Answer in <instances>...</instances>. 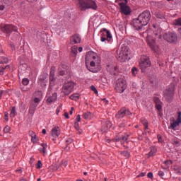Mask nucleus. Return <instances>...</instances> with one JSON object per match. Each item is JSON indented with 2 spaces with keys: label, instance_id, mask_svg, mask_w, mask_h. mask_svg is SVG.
Instances as JSON below:
<instances>
[{
  "label": "nucleus",
  "instance_id": "nucleus-1",
  "mask_svg": "<svg viewBox=\"0 0 181 181\" xmlns=\"http://www.w3.org/2000/svg\"><path fill=\"white\" fill-rule=\"evenodd\" d=\"M151 21V11L146 10L140 13L137 18L132 21V26L135 30H141L143 26H146Z\"/></svg>",
  "mask_w": 181,
  "mask_h": 181
},
{
  "label": "nucleus",
  "instance_id": "nucleus-2",
  "mask_svg": "<svg viewBox=\"0 0 181 181\" xmlns=\"http://www.w3.org/2000/svg\"><path fill=\"white\" fill-rule=\"evenodd\" d=\"M88 62H90V66H87L88 70H89V71H92V73H95V70H94V67H95V66H100L101 59H100L97 53L93 51H89L86 54V64H87Z\"/></svg>",
  "mask_w": 181,
  "mask_h": 181
},
{
  "label": "nucleus",
  "instance_id": "nucleus-3",
  "mask_svg": "<svg viewBox=\"0 0 181 181\" xmlns=\"http://www.w3.org/2000/svg\"><path fill=\"white\" fill-rule=\"evenodd\" d=\"M81 8L82 11L86 9H93V11H97V4L93 0H82L81 1Z\"/></svg>",
  "mask_w": 181,
  "mask_h": 181
},
{
  "label": "nucleus",
  "instance_id": "nucleus-4",
  "mask_svg": "<svg viewBox=\"0 0 181 181\" xmlns=\"http://www.w3.org/2000/svg\"><path fill=\"white\" fill-rule=\"evenodd\" d=\"M131 54V50H129V47L125 45H122L119 53L117 55V58L118 60H125V59H128V56Z\"/></svg>",
  "mask_w": 181,
  "mask_h": 181
},
{
  "label": "nucleus",
  "instance_id": "nucleus-5",
  "mask_svg": "<svg viewBox=\"0 0 181 181\" xmlns=\"http://www.w3.org/2000/svg\"><path fill=\"white\" fill-rule=\"evenodd\" d=\"M175 95V83H171L164 92V97L168 103H171Z\"/></svg>",
  "mask_w": 181,
  "mask_h": 181
},
{
  "label": "nucleus",
  "instance_id": "nucleus-6",
  "mask_svg": "<svg viewBox=\"0 0 181 181\" xmlns=\"http://www.w3.org/2000/svg\"><path fill=\"white\" fill-rule=\"evenodd\" d=\"M0 30L3 33H5L6 36H11L12 32L18 31V27L12 24H5L0 28Z\"/></svg>",
  "mask_w": 181,
  "mask_h": 181
},
{
  "label": "nucleus",
  "instance_id": "nucleus-7",
  "mask_svg": "<svg viewBox=\"0 0 181 181\" xmlns=\"http://www.w3.org/2000/svg\"><path fill=\"white\" fill-rule=\"evenodd\" d=\"M115 89L116 90L117 93H124V91L127 90V81L122 78L117 79Z\"/></svg>",
  "mask_w": 181,
  "mask_h": 181
},
{
  "label": "nucleus",
  "instance_id": "nucleus-8",
  "mask_svg": "<svg viewBox=\"0 0 181 181\" xmlns=\"http://www.w3.org/2000/svg\"><path fill=\"white\" fill-rule=\"evenodd\" d=\"M75 86L76 83H74L73 81H68L65 83L62 86V93H64L65 95H69L73 92V88H74Z\"/></svg>",
  "mask_w": 181,
  "mask_h": 181
},
{
  "label": "nucleus",
  "instance_id": "nucleus-9",
  "mask_svg": "<svg viewBox=\"0 0 181 181\" xmlns=\"http://www.w3.org/2000/svg\"><path fill=\"white\" fill-rule=\"evenodd\" d=\"M100 33L101 35V42H105V40H107V42H111V39H112V35H111L110 30H107L106 28H103L102 30H100Z\"/></svg>",
  "mask_w": 181,
  "mask_h": 181
},
{
  "label": "nucleus",
  "instance_id": "nucleus-10",
  "mask_svg": "<svg viewBox=\"0 0 181 181\" xmlns=\"http://www.w3.org/2000/svg\"><path fill=\"white\" fill-rule=\"evenodd\" d=\"M140 69L142 73H145V71L151 67V60L148 57H143L141 58V62L139 63Z\"/></svg>",
  "mask_w": 181,
  "mask_h": 181
},
{
  "label": "nucleus",
  "instance_id": "nucleus-11",
  "mask_svg": "<svg viewBox=\"0 0 181 181\" xmlns=\"http://www.w3.org/2000/svg\"><path fill=\"white\" fill-rule=\"evenodd\" d=\"M153 36L155 39H162V28L156 24H153Z\"/></svg>",
  "mask_w": 181,
  "mask_h": 181
},
{
  "label": "nucleus",
  "instance_id": "nucleus-12",
  "mask_svg": "<svg viewBox=\"0 0 181 181\" xmlns=\"http://www.w3.org/2000/svg\"><path fill=\"white\" fill-rule=\"evenodd\" d=\"M119 6H120V12L123 15H131V8L127 5V3H119Z\"/></svg>",
  "mask_w": 181,
  "mask_h": 181
},
{
  "label": "nucleus",
  "instance_id": "nucleus-13",
  "mask_svg": "<svg viewBox=\"0 0 181 181\" xmlns=\"http://www.w3.org/2000/svg\"><path fill=\"white\" fill-rule=\"evenodd\" d=\"M165 40L170 43H173L177 40V36L175 33H168L163 35Z\"/></svg>",
  "mask_w": 181,
  "mask_h": 181
},
{
  "label": "nucleus",
  "instance_id": "nucleus-14",
  "mask_svg": "<svg viewBox=\"0 0 181 181\" xmlns=\"http://www.w3.org/2000/svg\"><path fill=\"white\" fill-rule=\"evenodd\" d=\"M147 43L148 46L151 47V50H153L155 53H158V52H159V47L156 45V42H155L154 39L148 38Z\"/></svg>",
  "mask_w": 181,
  "mask_h": 181
},
{
  "label": "nucleus",
  "instance_id": "nucleus-15",
  "mask_svg": "<svg viewBox=\"0 0 181 181\" xmlns=\"http://www.w3.org/2000/svg\"><path fill=\"white\" fill-rule=\"evenodd\" d=\"M70 45H78V43H81V36L79 34L73 35L69 40Z\"/></svg>",
  "mask_w": 181,
  "mask_h": 181
},
{
  "label": "nucleus",
  "instance_id": "nucleus-16",
  "mask_svg": "<svg viewBox=\"0 0 181 181\" xmlns=\"http://www.w3.org/2000/svg\"><path fill=\"white\" fill-rule=\"evenodd\" d=\"M54 73H56V66H52L49 73V87H53V86H54V83L56 81Z\"/></svg>",
  "mask_w": 181,
  "mask_h": 181
},
{
  "label": "nucleus",
  "instance_id": "nucleus-17",
  "mask_svg": "<svg viewBox=\"0 0 181 181\" xmlns=\"http://www.w3.org/2000/svg\"><path fill=\"white\" fill-rule=\"evenodd\" d=\"M47 103L48 104H52V103H54V101H56V100H57V93H53L52 94H50V92H49L47 94Z\"/></svg>",
  "mask_w": 181,
  "mask_h": 181
},
{
  "label": "nucleus",
  "instance_id": "nucleus-18",
  "mask_svg": "<svg viewBox=\"0 0 181 181\" xmlns=\"http://www.w3.org/2000/svg\"><path fill=\"white\" fill-rule=\"evenodd\" d=\"M52 136L54 138H59V135H60V127H54L51 131Z\"/></svg>",
  "mask_w": 181,
  "mask_h": 181
},
{
  "label": "nucleus",
  "instance_id": "nucleus-19",
  "mask_svg": "<svg viewBox=\"0 0 181 181\" xmlns=\"http://www.w3.org/2000/svg\"><path fill=\"white\" fill-rule=\"evenodd\" d=\"M153 101L156 104V110H158V111H160V110H162V105H160V103H161L160 99H159V98H158V97H154L153 98Z\"/></svg>",
  "mask_w": 181,
  "mask_h": 181
},
{
  "label": "nucleus",
  "instance_id": "nucleus-20",
  "mask_svg": "<svg viewBox=\"0 0 181 181\" xmlns=\"http://www.w3.org/2000/svg\"><path fill=\"white\" fill-rule=\"evenodd\" d=\"M36 108H37V106L36 104L30 103V109H29V114L31 115H33L35 114V111H36Z\"/></svg>",
  "mask_w": 181,
  "mask_h": 181
},
{
  "label": "nucleus",
  "instance_id": "nucleus-21",
  "mask_svg": "<svg viewBox=\"0 0 181 181\" xmlns=\"http://www.w3.org/2000/svg\"><path fill=\"white\" fill-rule=\"evenodd\" d=\"M77 53H78V47L74 45L71 47V55H74V57H76Z\"/></svg>",
  "mask_w": 181,
  "mask_h": 181
},
{
  "label": "nucleus",
  "instance_id": "nucleus-22",
  "mask_svg": "<svg viewBox=\"0 0 181 181\" xmlns=\"http://www.w3.org/2000/svg\"><path fill=\"white\" fill-rule=\"evenodd\" d=\"M117 118H124L125 117V108L121 109L116 115Z\"/></svg>",
  "mask_w": 181,
  "mask_h": 181
},
{
  "label": "nucleus",
  "instance_id": "nucleus-23",
  "mask_svg": "<svg viewBox=\"0 0 181 181\" xmlns=\"http://www.w3.org/2000/svg\"><path fill=\"white\" fill-rule=\"evenodd\" d=\"M180 124V122L173 119V123L170 124L169 128H170L171 129H175V128H176V127L179 126Z\"/></svg>",
  "mask_w": 181,
  "mask_h": 181
},
{
  "label": "nucleus",
  "instance_id": "nucleus-24",
  "mask_svg": "<svg viewBox=\"0 0 181 181\" xmlns=\"http://www.w3.org/2000/svg\"><path fill=\"white\" fill-rule=\"evenodd\" d=\"M74 128L75 129H76V131H78V134H79V135L83 134V130L81 129L80 126L78 124V122H75Z\"/></svg>",
  "mask_w": 181,
  "mask_h": 181
},
{
  "label": "nucleus",
  "instance_id": "nucleus-25",
  "mask_svg": "<svg viewBox=\"0 0 181 181\" xmlns=\"http://www.w3.org/2000/svg\"><path fill=\"white\" fill-rule=\"evenodd\" d=\"M141 124H143V125L144 127V129H148V127L149 125V124L148 123V120H146V119H145V118H141Z\"/></svg>",
  "mask_w": 181,
  "mask_h": 181
},
{
  "label": "nucleus",
  "instance_id": "nucleus-26",
  "mask_svg": "<svg viewBox=\"0 0 181 181\" xmlns=\"http://www.w3.org/2000/svg\"><path fill=\"white\" fill-rule=\"evenodd\" d=\"M70 100H74V101H77V100H78V98H80V94L79 93H74L73 95H71L69 97Z\"/></svg>",
  "mask_w": 181,
  "mask_h": 181
},
{
  "label": "nucleus",
  "instance_id": "nucleus-27",
  "mask_svg": "<svg viewBox=\"0 0 181 181\" xmlns=\"http://www.w3.org/2000/svg\"><path fill=\"white\" fill-rule=\"evenodd\" d=\"M171 143L175 146H180V141L177 140V139H173Z\"/></svg>",
  "mask_w": 181,
  "mask_h": 181
},
{
  "label": "nucleus",
  "instance_id": "nucleus-28",
  "mask_svg": "<svg viewBox=\"0 0 181 181\" xmlns=\"http://www.w3.org/2000/svg\"><path fill=\"white\" fill-rule=\"evenodd\" d=\"M156 153V147H151V151L148 153V158L153 156Z\"/></svg>",
  "mask_w": 181,
  "mask_h": 181
},
{
  "label": "nucleus",
  "instance_id": "nucleus-29",
  "mask_svg": "<svg viewBox=\"0 0 181 181\" xmlns=\"http://www.w3.org/2000/svg\"><path fill=\"white\" fill-rule=\"evenodd\" d=\"M9 70V65H6L4 67V66H0V74L1 76H4V71H5V70Z\"/></svg>",
  "mask_w": 181,
  "mask_h": 181
},
{
  "label": "nucleus",
  "instance_id": "nucleus-30",
  "mask_svg": "<svg viewBox=\"0 0 181 181\" xmlns=\"http://www.w3.org/2000/svg\"><path fill=\"white\" fill-rule=\"evenodd\" d=\"M35 97H36V98H40V100L42 99V97L43 96V93H42V91L39 90V91H36L34 94Z\"/></svg>",
  "mask_w": 181,
  "mask_h": 181
},
{
  "label": "nucleus",
  "instance_id": "nucleus-31",
  "mask_svg": "<svg viewBox=\"0 0 181 181\" xmlns=\"http://www.w3.org/2000/svg\"><path fill=\"white\" fill-rule=\"evenodd\" d=\"M41 146L42 148H40L39 149L40 152H42V153H46V148H47V145L42 144Z\"/></svg>",
  "mask_w": 181,
  "mask_h": 181
},
{
  "label": "nucleus",
  "instance_id": "nucleus-32",
  "mask_svg": "<svg viewBox=\"0 0 181 181\" xmlns=\"http://www.w3.org/2000/svg\"><path fill=\"white\" fill-rule=\"evenodd\" d=\"M16 115V107H13L10 113V117L13 118Z\"/></svg>",
  "mask_w": 181,
  "mask_h": 181
},
{
  "label": "nucleus",
  "instance_id": "nucleus-33",
  "mask_svg": "<svg viewBox=\"0 0 181 181\" xmlns=\"http://www.w3.org/2000/svg\"><path fill=\"white\" fill-rule=\"evenodd\" d=\"M105 127H106V128L103 129V131H108L109 128L112 127L111 122L107 121L105 124Z\"/></svg>",
  "mask_w": 181,
  "mask_h": 181
},
{
  "label": "nucleus",
  "instance_id": "nucleus-34",
  "mask_svg": "<svg viewBox=\"0 0 181 181\" xmlns=\"http://www.w3.org/2000/svg\"><path fill=\"white\" fill-rule=\"evenodd\" d=\"M8 63V58L5 57H0V64Z\"/></svg>",
  "mask_w": 181,
  "mask_h": 181
},
{
  "label": "nucleus",
  "instance_id": "nucleus-35",
  "mask_svg": "<svg viewBox=\"0 0 181 181\" xmlns=\"http://www.w3.org/2000/svg\"><path fill=\"white\" fill-rule=\"evenodd\" d=\"M156 16L158 19H163V18H165V16L163 15V13H162L160 11H158L157 13H156Z\"/></svg>",
  "mask_w": 181,
  "mask_h": 181
},
{
  "label": "nucleus",
  "instance_id": "nucleus-36",
  "mask_svg": "<svg viewBox=\"0 0 181 181\" xmlns=\"http://www.w3.org/2000/svg\"><path fill=\"white\" fill-rule=\"evenodd\" d=\"M83 117L84 119H88L89 118L91 117V112H86L83 115Z\"/></svg>",
  "mask_w": 181,
  "mask_h": 181
},
{
  "label": "nucleus",
  "instance_id": "nucleus-37",
  "mask_svg": "<svg viewBox=\"0 0 181 181\" xmlns=\"http://www.w3.org/2000/svg\"><path fill=\"white\" fill-rule=\"evenodd\" d=\"M41 99H40L39 98H35L34 99V100L33 102H31V104H35L37 105H39V103H40Z\"/></svg>",
  "mask_w": 181,
  "mask_h": 181
},
{
  "label": "nucleus",
  "instance_id": "nucleus-38",
  "mask_svg": "<svg viewBox=\"0 0 181 181\" xmlns=\"http://www.w3.org/2000/svg\"><path fill=\"white\" fill-rule=\"evenodd\" d=\"M132 73L133 76H136V74H138V68L136 67H133L132 69Z\"/></svg>",
  "mask_w": 181,
  "mask_h": 181
},
{
  "label": "nucleus",
  "instance_id": "nucleus-39",
  "mask_svg": "<svg viewBox=\"0 0 181 181\" xmlns=\"http://www.w3.org/2000/svg\"><path fill=\"white\" fill-rule=\"evenodd\" d=\"M172 163H173V161H172L170 160H167L164 162V164L165 165V166H167V168H169V166H170V165H172Z\"/></svg>",
  "mask_w": 181,
  "mask_h": 181
},
{
  "label": "nucleus",
  "instance_id": "nucleus-40",
  "mask_svg": "<svg viewBox=\"0 0 181 181\" xmlns=\"http://www.w3.org/2000/svg\"><path fill=\"white\" fill-rule=\"evenodd\" d=\"M121 155H122L123 156H124V158H129V152H128V151H122V152L121 153Z\"/></svg>",
  "mask_w": 181,
  "mask_h": 181
},
{
  "label": "nucleus",
  "instance_id": "nucleus-41",
  "mask_svg": "<svg viewBox=\"0 0 181 181\" xmlns=\"http://www.w3.org/2000/svg\"><path fill=\"white\" fill-rule=\"evenodd\" d=\"M4 131L5 134H8V133L11 132V127H9L8 125L6 126L4 129Z\"/></svg>",
  "mask_w": 181,
  "mask_h": 181
},
{
  "label": "nucleus",
  "instance_id": "nucleus-42",
  "mask_svg": "<svg viewBox=\"0 0 181 181\" xmlns=\"http://www.w3.org/2000/svg\"><path fill=\"white\" fill-rule=\"evenodd\" d=\"M111 73H112V74H114L115 76V74H117V73H118V66H114Z\"/></svg>",
  "mask_w": 181,
  "mask_h": 181
},
{
  "label": "nucleus",
  "instance_id": "nucleus-43",
  "mask_svg": "<svg viewBox=\"0 0 181 181\" xmlns=\"http://www.w3.org/2000/svg\"><path fill=\"white\" fill-rule=\"evenodd\" d=\"M120 141H124V142H128V136H120Z\"/></svg>",
  "mask_w": 181,
  "mask_h": 181
},
{
  "label": "nucleus",
  "instance_id": "nucleus-44",
  "mask_svg": "<svg viewBox=\"0 0 181 181\" xmlns=\"http://www.w3.org/2000/svg\"><path fill=\"white\" fill-rule=\"evenodd\" d=\"M23 86H28V84H29V80L28 79V78H24L23 79Z\"/></svg>",
  "mask_w": 181,
  "mask_h": 181
},
{
  "label": "nucleus",
  "instance_id": "nucleus-45",
  "mask_svg": "<svg viewBox=\"0 0 181 181\" xmlns=\"http://www.w3.org/2000/svg\"><path fill=\"white\" fill-rule=\"evenodd\" d=\"M66 146H69L71 144H73V139H67L66 140Z\"/></svg>",
  "mask_w": 181,
  "mask_h": 181
},
{
  "label": "nucleus",
  "instance_id": "nucleus-46",
  "mask_svg": "<svg viewBox=\"0 0 181 181\" xmlns=\"http://www.w3.org/2000/svg\"><path fill=\"white\" fill-rule=\"evenodd\" d=\"M90 88L92 91L95 93V94H98V90H97V88H95V86H91Z\"/></svg>",
  "mask_w": 181,
  "mask_h": 181
},
{
  "label": "nucleus",
  "instance_id": "nucleus-47",
  "mask_svg": "<svg viewBox=\"0 0 181 181\" xmlns=\"http://www.w3.org/2000/svg\"><path fill=\"white\" fill-rule=\"evenodd\" d=\"M31 141L32 142H33V144H37V137L36 136V134H35V136H33L31 137Z\"/></svg>",
  "mask_w": 181,
  "mask_h": 181
},
{
  "label": "nucleus",
  "instance_id": "nucleus-48",
  "mask_svg": "<svg viewBox=\"0 0 181 181\" xmlns=\"http://www.w3.org/2000/svg\"><path fill=\"white\" fill-rule=\"evenodd\" d=\"M42 166H43V164H42V161L38 160L37 164V169H41Z\"/></svg>",
  "mask_w": 181,
  "mask_h": 181
},
{
  "label": "nucleus",
  "instance_id": "nucleus-49",
  "mask_svg": "<svg viewBox=\"0 0 181 181\" xmlns=\"http://www.w3.org/2000/svg\"><path fill=\"white\" fill-rule=\"evenodd\" d=\"M177 121L180 123H181V112H177Z\"/></svg>",
  "mask_w": 181,
  "mask_h": 181
},
{
  "label": "nucleus",
  "instance_id": "nucleus-50",
  "mask_svg": "<svg viewBox=\"0 0 181 181\" xmlns=\"http://www.w3.org/2000/svg\"><path fill=\"white\" fill-rule=\"evenodd\" d=\"M114 142H119L121 141V136H116L113 139Z\"/></svg>",
  "mask_w": 181,
  "mask_h": 181
},
{
  "label": "nucleus",
  "instance_id": "nucleus-51",
  "mask_svg": "<svg viewBox=\"0 0 181 181\" xmlns=\"http://www.w3.org/2000/svg\"><path fill=\"white\" fill-rule=\"evenodd\" d=\"M158 175L160 176V177H161V179H163V176L165 175V173H163V171H159L158 172Z\"/></svg>",
  "mask_w": 181,
  "mask_h": 181
},
{
  "label": "nucleus",
  "instance_id": "nucleus-52",
  "mask_svg": "<svg viewBox=\"0 0 181 181\" xmlns=\"http://www.w3.org/2000/svg\"><path fill=\"white\" fill-rule=\"evenodd\" d=\"M76 122H80V121H81V117L80 115H78L76 116Z\"/></svg>",
  "mask_w": 181,
  "mask_h": 181
},
{
  "label": "nucleus",
  "instance_id": "nucleus-53",
  "mask_svg": "<svg viewBox=\"0 0 181 181\" xmlns=\"http://www.w3.org/2000/svg\"><path fill=\"white\" fill-rule=\"evenodd\" d=\"M147 177L149 179H152V177H153V174L152 173H148V175H147Z\"/></svg>",
  "mask_w": 181,
  "mask_h": 181
},
{
  "label": "nucleus",
  "instance_id": "nucleus-54",
  "mask_svg": "<svg viewBox=\"0 0 181 181\" xmlns=\"http://www.w3.org/2000/svg\"><path fill=\"white\" fill-rule=\"evenodd\" d=\"M158 142H162V136L160 134H158L157 136Z\"/></svg>",
  "mask_w": 181,
  "mask_h": 181
},
{
  "label": "nucleus",
  "instance_id": "nucleus-55",
  "mask_svg": "<svg viewBox=\"0 0 181 181\" xmlns=\"http://www.w3.org/2000/svg\"><path fill=\"white\" fill-rule=\"evenodd\" d=\"M145 175H146V173H141L137 176V177H144Z\"/></svg>",
  "mask_w": 181,
  "mask_h": 181
},
{
  "label": "nucleus",
  "instance_id": "nucleus-56",
  "mask_svg": "<svg viewBox=\"0 0 181 181\" xmlns=\"http://www.w3.org/2000/svg\"><path fill=\"white\" fill-rule=\"evenodd\" d=\"M29 134H30L31 138L33 136H35V135H36V133H35L34 132H32V131L29 132Z\"/></svg>",
  "mask_w": 181,
  "mask_h": 181
},
{
  "label": "nucleus",
  "instance_id": "nucleus-57",
  "mask_svg": "<svg viewBox=\"0 0 181 181\" xmlns=\"http://www.w3.org/2000/svg\"><path fill=\"white\" fill-rule=\"evenodd\" d=\"M59 76H64V74H66V72L64 71H59Z\"/></svg>",
  "mask_w": 181,
  "mask_h": 181
},
{
  "label": "nucleus",
  "instance_id": "nucleus-58",
  "mask_svg": "<svg viewBox=\"0 0 181 181\" xmlns=\"http://www.w3.org/2000/svg\"><path fill=\"white\" fill-rule=\"evenodd\" d=\"M4 119H5V121H9V119L8 117V112L5 113Z\"/></svg>",
  "mask_w": 181,
  "mask_h": 181
},
{
  "label": "nucleus",
  "instance_id": "nucleus-59",
  "mask_svg": "<svg viewBox=\"0 0 181 181\" xmlns=\"http://www.w3.org/2000/svg\"><path fill=\"white\" fill-rule=\"evenodd\" d=\"M60 108H61L60 106L57 108V110H56V114L57 115H59V113L60 112Z\"/></svg>",
  "mask_w": 181,
  "mask_h": 181
},
{
  "label": "nucleus",
  "instance_id": "nucleus-60",
  "mask_svg": "<svg viewBox=\"0 0 181 181\" xmlns=\"http://www.w3.org/2000/svg\"><path fill=\"white\" fill-rule=\"evenodd\" d=\"M125 115H131V112L129 110H126L125 109Z\"/></svg>",
  "mask_w": 181,
  "mask_h": 181
},
{
  "label": "nucleus",
  "instance_id": "nucleus-61",
  "mask_svg": "<svg viewBox=\"0 0 181 181\" xmlns=\"http://www.w3.org/2000/svg\"><path fill=\"white\" fill-rule=\"evenodd\" d=\"M64 115L65 118H66V119H69V113L65 112V113L64 114Z\"/></svg>",
  "mask_w": 181,
  "mask_h": 181
},
{
  "label": "nucleus",
  "instance_id": "nucleus-62",
  "mask_svg": "<svg viewBox=\"0 0 181 181\" xmlns=\"http://www.w3.org/2000/svg\"><path fill=\"white\" fill-rule=\"evenodd\" d=\"M74 111V107H71V110L69 111V114L70 115H73V112Z\"/></svg>",
  "mask_w": 181,
  "mask_h": 181
},
{
  "label": "nucleus",
  "instance_id": "nucleus-63",
  "mask_svg": "<svg viewBox=\"0 0 181 181\" xmlns=\"http://www.w3.org/2000/svg\"><path fill=\"white\" fill-rule=\"evenodd\" d=\"M119 128H124V127H125V124L124 123H120L119 124Z\"/></svg>",
  "mask_w": 181,
  "mask_h": 181
},
{
  "label": "nucleus",
  "instance_id": "nucleus-64",
  "mask_svg": "<svg viewBox=\"0 0 181 181\" xmlns=\"http://www.w3.org/2000/svg\"><path fill=\"white\" fill-rule=\"evenodd\" d=\"M4 9H5V6L0 5V11H4Z\"/></svg>",
  "mask_w": 181,
  "mask_h": 181
}]
</instances>
